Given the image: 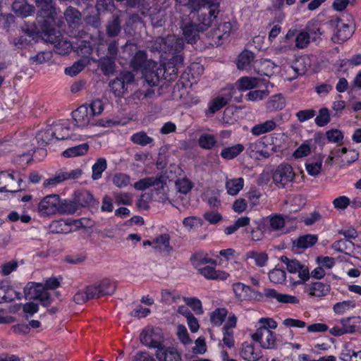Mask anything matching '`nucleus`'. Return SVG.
<instances>
[{"label": "nucleus", "instance_id": "1", "mask_svg": "<svg viewBox=\"0 0 361 361\" xmlns=\"http://www.w3.org/2000/svg\"><path fill=\"white\" fill-rule=\"evenodd\" d=\"M35 4L39 8L37 16L40 26L38 34L47 42H56V35L54 26L61 27L63 21L59 18V12L53 4V0H35Z\"/></svg>", "mask_w": 361, "mask_h": 361}, {"label": "nucleus", "instance_id": "2", "mask_svg": "<svg viewBox=\"0 0 361 361\" xmlns=\"http://www.w3.org/2000/svg\"><path fill=\"white\" fill-rule=\"evenodd\" d=\"M59 286L60 281L55 277L46 280L44 285L30 282L24 288V294L26 298L39 300L41 305L47 307L51 305L53 301L48 289H56Z\"/></svg>", "mask_w": 361, "mask_h": 361}, {"label": "nucleus", "instance_id": "3", "mask_svg": "<svg viewBox=\"0 0 361 361\" xmlns=\"http://www.w3.org/2000/svg\"><path fill=\"white\" fill-rule=\"evenodd\" d=\"M259 324L256 332L252 334V338L258 342L263 348H276L277 346L276 334L271 329L276 328V322L272 319L262 318L259 321Z\"/></svg>", "mask_w": 361, "mask_h": 361}, {"label": "nucleus", "instance_id": "4", "mask_svg": "<svg viewBox=\"0 0 361 361\" xmlns=\"http://www.w3.org/2000/svg\"><path fill=\"white\" fill-rule=\"evenodd\" d=\"M183 39L174 35H168L166 37H158L154 44V48L159 52L169 54L171 56V60L176 64L182 63L183 56L180 54L183 49Z\"/></svg>", "mask_w": 361, "mask_h": 361}, {"label": "nucleus", "instance_id": "5", "mask_svg": "<svg viewBox=\"0 0 361 361\" xmlns=\"http://www.w3.org/2000/svg\"><path fill=\"white\" fill-rule=\"evenodd\" d=\"M183 39L174 35H168L166 37H158L154 44V48L159 52L169 54L171 56V60L176 64L182 63L183 56L180 54L183 49Z\"/></svg>", "mask_w": 361, "mask_h": 361}, {"label": "nucleus", "instance_id": "6", "mask_svg": "<svg viewBox=\"0 0 361 361\" xmlns=\"http://www.w3.org/2000/svg\"><path fill=\"white\" fill-rule=\"evenodd\" d=\"M198 23H188L183 27V34L188 43H195L200 38V32L206 30L212 23L211 17H206L205 14L200 16Z\"/></svg>", "mask_w": 361, "mask_h": 361}, {"label": "nucleus", "instance_id": "7", "mask_svg": "<svg viewBox=\"0 0 361 361\" xmlns=\"http://www.w3.org/2000/svg\"><path fill=\"white\" fill-rule=\"evenodd\" d=\"M233 31V25L231 22L219 23L216 27L207 34L209 44L212 47H219L227 40Z\"/></svg>", "mask_w": 361, "mask_h": 361}, {"label": "nucleus", "instance_id": "8", "mask_svg": "<svg viewBox=\"0 0 361 361\" xmlns=\"http://www.w3.org/2000/svg\"><path fill=\"white\" fill-rule=\"evenodd\" d=\"M292 166L288 164H281L277 166L272 175L274 184L279 188H284L291 183L295 178Z\"/></svg>", "mask_w": 361, "mask_h": 361}, {"label": "nucleus", "instance_id": "9", "mask_svg": "<svg viewBox=\"0 0 361 361\" xmlns=\"http://www.w3.org/2000/svg\"><path fill=\"white\" fill-rule=\"evenodd\" d=\"M186 6L190 13L197 14V18L204 13L206 17H211L213 22L216 17L213 0H189Z\"/></svg>", "mask_w": 361, "mask_h": 361}, {"label": "nucleus", "instance_id": "10", "mask_svg": "<svg viewBox=\"0 0 361 361\" xmlns=\"http://www.w3.org/2000/svg\"><path fill=\"white\" fill-rule=\"evenodd\" d=\"M140 342L152 348L161 347L164 345V336L161 329L147 327L142 330L140 336Z\"/></svg>", "mask_w": 361, "mask_h": 361}, {"label": "nucleus", "instance_id": "11", "mask_svg": "<svg viewBox=\"0 0 361 361\" xmlns=\"http://www.w3.org/2000/svg\"><path fill=\"white\" fill-rule=\"evenodd\" d=\"M22 178L17 173L0 172V192H15L20 190Z\"/></svg>", "mask_w": 361, "mask_h": 361}, {"label": "nucleus", "instance_id": "12", "mask_svg": "<svg viewBox=\"0 0 361 361\" xmlns=\"http://www.w3.org/2000/svg\"><path fill=\"white\" fill-rule=\"evenodd\" d=\"M328 25L331 28L336 30V33L332 37V39L335 42L340 43L344 42L352 35V30L349 25L338 18L331 20Z\"/></svg>", "mask_w": 361, "mask_h": 361}, {"label": "nucleus", "instance_id": "13", "mask_svg": "<svg viewBox=\"0 0 361 361\" xmlns=\"http://www.w3.org/2000/svg\"><path fill=\"white\" fill-rule=\"evenodd\" d=\"M59 205V196L49 195L44 197L39 203L38 211L42 216H50L58 213Z\"/></svg>", "mask_w": 361, "mask_h": 361}, {"label": "nucleus", "instance_id": "14", "mask_svg": "<svg viewBox=\"0 0 361 361\" xmlns=\"http://www.w3.org/2000/svg\"><path fill=\"white\" fill-rule=\"evenodd\" d=\"M156 358L159 361H181V353L174 346H165L158 348L155 352Z\"/></svg>", "mask_w": 361, "mask_h": 361}, {"label": "nucleus", "instance_id": "15", "mask_svg": "<svg viewBox=\"0 0 361 361\" xmlns=\"http://www.w3.org/2000/svg\"><path fill=\"white\" fill-rule=\"evenodd\" d=\"M281 261L286 264L287 269L290 273L299 274V277L302 281H307L310 278V273L308 268L302 264L296 259H289L286 257H282Z\"/></svg>", "mask_w": 361, "mask_h": 361}, {"label": "nucleus", "instance_id": "16", "mask_svg": "<svg viewBox=\"0 0 361 361\" xmlns=\"http://www.w3.org/2000/svg\"><path fill=\"white\" fill-rule=\"evenodd\" d=\"M233 290L235 297L240 301L250 300L261 296L258 291H255L251 287L241 283L233 284Z\"/></svg>", "mask_w": 361, "mask_h": 361}, {"label": "nucleus", "instance_id": "17", "mask_svg": "<svg viewBox=\"0 0 361 361\" xmlns=\"http://www.w3.org/2000/svg\"><path fill=\"white\" fill-rule=\"evenodd\" d=\"M82 174V170L76 169L71 171L59 172L54 177L47 179L44 182L45 187L49 185H55L66 180H73L79 178Z\"/></svg>", "mask_w": 361, "mask_h": 361}, {"label": "nucleus", "instance_id": "18", "mask_svg": "<svg viewBox=\"0 0 361 361\" xmlns=\"http://www.w3.org/2000/svg\"><path fill=\"white\" fill-rule=\"evenodd\" d=\"M73 118L77 126L84 127L90 123L92 114H90L88 106L83 104L73 112Z\"/></svg>", "mask_w": 361, "mask_h": 361}, {"label": "nucleus", "instance_id": "19", "mask_svg": "<svg viewBox=\"0 0 361 361\" xmlns=\"http://www.w3.org/2000/svg\"><path fill=\"white\" fill-rule=\"evenodd\" d=\"M12 11L20 18H26L35 13L34 6L28 4L25 0H16L11 5Z\"/></svg>", "mask_w": 361, "mask_h": 361}, {"label": "nucleus", "instance_id": "20", "mask_svg": "<svg viewBox=\"0 0 361 361\" xmlns=\"http://www.w3.org/2000/svg\"><path fill=\"white\" fill-rule=\"evenodd\" d=\"M303 59H298L292 65L284 66L283 68V75L286 80L291 81L295 79L298 75L303 74L305 72V69L302 68L301 66L304 63Z\"/></svg>", "mask_w": 361, "mask_h": 361}, {"label": "nucleus", "instance_id": "21", "mask_svg": "<svg viewBox=\"0 0 361 361\" xmlns=\"http://www.w3.org/2000/svg\"><path fill=\"white\" fill-rule=\"evenodd\" d=\"M254 69L255 72L260 75L271 76L274 73V68L276 66L274 62L269 59H261L254 63Z\"/></svg>", "mask_w": 361, "mask_h": 361}, {"label": "nucleus", "instance_id": "22", "mask_svg": "<svg viewBox=\"0 0 361 361\" xmlns=\"http://www.w3.org/2000/svg\"><path fill=\"white\" fill-rule=\"evenodd\" d=\"M241 357L247 361H257L262 357L259 350H255V345L251 343L244 342L240 349Z\"/></svg>", "mask_w": 361, "mask_h": 361}, {"label": "nucleus", "instance_id": "23", "mask_svg": "<svg viewBox=\"0 0 361 361\" xmlns=\"http://www.w3.org/2000/svg\"><path fill=\"white\" fill-rule=\"evenodd\" d=\"M121 12H120V14L113 15L111 19L106 24V34L109 37L114 38L120 34L121 31Z\"/></svg>", "mask_w": 361, "mask_h": 361}, {"label": "nucleus", "instance_id": "24", "mask_svg": "<svg viewBox=\"0 0 361 361\" xmlns=\"http://www.w3.org/2000/svg\"><path fill=\"white\" fill-rule=\"evenodd\" d=\"M154 61H148L145 52L139 51L135 54L131 61V65L134 69H147V66H155Z\"/></svg>", "mask_w": 361, "mask_h": 361}, {"label": "nucleus", "instance_id": "25", "mask_svg": "<svg viewBox=\"0 0 361 361\" xmlns=\"http://www.w3.org/2000/svg\"><path fill=\"white\" fill-rule=\"evenodd\" d=\"M154 248L161 252L169 253L172 250L170 245V235L167 233L161 234L157 236L153 240Z\"/></svg>", "mask_w": 361, "mask_h": 361}, {"label": "nucleus", "instance_id": "26", "mask_svg": "<svg viewBox=\"0 0 361 361\" xmlns=\"http://www.w3.org/2000/svg\"><path fill=\"white\" fill-rule=\"evenodd\" d=\"M116 60L106 56L101 57L99 61V67L102 73L107 75L113 74L116 71Z\"/></svg>", "mask_w": 361, "mask_h": 361}, {"label": "nucleus", "instance_id": "27", "mask_svg": "<svg viewBox=\"0 0 361 361\" xmlns=\"http://www.w3.org/2000/svg\"><path fill=\"white\" fill-rule=\"evenodd\" d=\"M269 222V229L270 231H279L284 228L286 221L281 214H272L267 216L264 219Z\"/></svg>", "mask_w": 361, "mask_h": 361}, {"label": "nucleus", "instance_id": "28", "mask_svg": "<svg viewBox=\"0 0 361 361\" xmlns=\"http://www.w3.org/2000/svg\"><path fill=\"white\" fill-rule=\"evenodd\" d=\"M102 296L113 295L116 290V282L109 279H104L96 282Z\"/></svg>", "mask_w": 361, "mask_h": 361}, {"label": "nucleus", "instance_id": "29", "mask_svg": "<svg viewBox=\"0 0 361 361\" xmlns=\"http://www.w3.org/2000/svg\"><path fill=\"white\" fill-rule=\"evenodd\" d=\"M90 63V59L88 57H81L80 59L75 61L71 66L65 69L66 75L75 76L81 72L87 65Z\"/></svg>", "mask_w": 361, "mask_h": 361}, {"label": "nucleus", "instance_id": "30", "mask_svg": "<svg viewBox=\"0 0 361 361\" xmlns=\"http://www.w3.org/2000/svg\"><path fill=\"white\" fill-rule=\"evenodd\" d=\"M317 241V236L315 235L307 234L299 237L293 241V247L297 248H307L314 245Z\"/></svg>", "mask_w": 361, "mask_h": 361}, {"label": "nucleus", "instance_id": "31", "mask_svg": "<svg viewBox=\"0 0 361 361\" xmlns=\"http://www.w3.org/2000/svg\"><path fill=\"white\" fill-rule=\"evenodd\" d=\"M276 127V123L275 121L269 120L253 126L251 129V133L252 135L258 136L274 130Z\"/></svg>", "mask_w": 361, "mask_h": 361}, {"label": "nucleus", "instance_id": "32", "mask_svg": "<svg viewBox=\"0 0 361 361\" xmlns=\"http://www.w3.org/2000/svg\"><path fill=\"white\" fill-rule=\"evenodd\" d=\"M244 149L243 145L236 144L233 146L224 148L221 152V156L225 159H233L243 152Z\"/></svg>", "mask_w": 361, "mask_h": 361}, {"label": "nucleus", "instance_id": "33", "mask_svg": "<svg viewBox=\"0 0 361 361\" xmlns=\"http://www.w3.org/2000/svg\"><path fill=\"white\" fill-rule=\"evenodd\" d=\"M199 272L208 279H226L227 274L225 272L216 271L214 267L206 266L199 269Z\"/></svg>", "mask_w": 361, "mask_h": 361}, {"label": "nucleus", "instance_id": "34", "mask_svg": "<svg viewBox=\"0 0 361 361\" xmlns=\"http://www.w3.org/2000/svg\"><path fill=\"white\" fill-rule=\"evenodd\" d=\"M330 290V286L322 282L312 283L309 289V294L315 297H322Z\"/></svg>", "mask_w": 361, "mask_h": 361}, {"label": "nucleus", "instance_id": "35", "mask_svg": "<svg viewBox=\"0 0 361 361\" xmlns=\"http://www.w3.org/2000/svg\"><path fill=\"white\" fill-rule=\"evenodd\" d=\"M243 178L228 180L226 183L227 192L231 195H236L243 188Z\"/></svg>", "mask_w": 361, "mask_h": 361}, {"label": "nucleus", "instance_id": "36", "mask_svg": "<svg viewBox=\"0 0 361 361\" xmlns=\"http://www.w3.org/2000/svg\"><path fill=\"white\" fill-rule=\"evenodd\" d=\"M247 259H252L257 267H264L269 259L268 255L264 252L250 251L246 254Z\"/></svg>", "mask_w": 361, "mask_h": 361}, {"label": "nucleus", "instance_id": "37", "mask_svg": "<svg viewBox=\"0 0 361 361\" xmlns=\"http://www.w3.org/2000/svg\"><path fill=\"white\" fill-rule=\"evenodd\" d=\"M58 213L63 214H72L78 209V205L73 201L61 200L59 198V205L58 207Z\"/></svg>", "mask_w": 361, "mask_h": 361}, {"label": "nucleus", "instance_id": "38", "mask_svg": "<svg viewBox=\"0 0 361 361\" xmlns=\"http://www.w3.org/2000/svg\"><path fill=\"white\" fill-rule=\"evenodd\" d=\"M89 146L84 143L66 149L62 155L64 157H75L85 154L88 150Z\"/></svg>", "mask_w": 361, "mask_h": 361}, {"label": "nucleus", "instance_id": "39", "mask_svg": "<svg viewBox=\"0 0 361 361\" xmlns=\"http://www.w3.org/2000/svg\"><path fill=\"white\" fill-rule=\"evenodd\" d=\"M285 101L281 94L272 96L267 104V107L271 111L281 110L285 107Z\"/></svg>", "mask_w": 361, "mask_h": 361}, {"label": "nucleus", "instance_id": "40", "mask_svg": "<svg viewBox=\"0 0 361 361\" xmlns=\"http://www.w3.org/2000/svg\"><path fill=\"white\" fill-rule=\"evenodd\" d=\"M106 167L107 164L106 159L104 158L98 159L92 168V178L94 180L101 178L102 174L106 170Z\"/></svg>", "mask_w": 361, "mask_h": 361}, {"label": "nucleus", "instance_id": "41", "mask_svg": "<svg viewBox=\"0 0 361 361\" xmlns=\"http://www.w3.org/2000/svg\"><path fill=\"white\" fill-rule=\"evenodd\" d=\"M130 140L134 144L140 146H146L152 143L154 141L153 138L148 136L147 133L145 131H140L133 134L130 137Z\"/></svg>", "mask_w": 361, "mask_h": 361}, {"label": "nucleus", "instance_id": "42", "mask_svg": "<svg viewBox=\"0 0 361 361\" xmlns=\"http://www.w3.org/2000/svg\"><path fill=\"white\" fill-rule=\"evenodd\" d=\"M78 203L82 207L94 206L95 200L93 195L87 190L79 192L76 196Z\"/></svg>", "mask_w": 361, "mask_h": 361}, {"label": "nucleus", "instance_id": "43", "mask_svg": "<svg viewBox=\"0 0 361 361\" xmlns=\"http://www.w3.org/2000/svg\"><path fill=\"white\" fill-rule=\"evenodd\" d=\"M253 60V53L250 51L245 50L238 56L237 67L238 69H245Z\"/></svg>", "mask_w": 361, "mask_h": 361}, {"label": "nucleus", "instance_id": "44", "mask_svg": "<svg viewBox=\"0 0 361 361\" xmlns=\"http://www.w3.org/2000/svg\"><path fill=\"white\" fill-rule=\"evenodd\" d=\"M49 230L53 233H68L71 231L70 224L63 220L54 221L49 225Z\"/></svg>", "mask_w": 361, "mask_h": 361}, {"label": "nucleus", "instance_id": "45", "mask_svg": "<svg viewBox=\"0 0 361 361\" xmlns=\"http://www.w3.org/2000/svg\"><path fill=\"white\" fill-rule=\"evenodd\" d=\"M64 18L69 25L78 24L81 19V13L76 8L68 7L64 12Z\"/></svg>", "mask_w": 361, "mask_h": 361}, {"label": "nucleus", "instance_id": "46", "mask_svg": "<svg viewBox=\"0 0 361 361\" xmlns=\"http://www.w3.org/2000/svg\"><path fill=\"white\" fill-rule=\"evenodd\" d=\"M259 82V79L254 77H242L238 80L239 89L241 90H247L256 87Z\"/></svg>", "mask_w": 361, "mask_h": 361}, {"label": "nucleus", "instance_id": "47", "mask_svg": "<svg viewBox=\"0 0 361 361\" xmlns=\"http://www.w3.org/2000/svg\"><path fill=\"white\" fill-rule=\"evenodd\" d=\"M55 137L57 140H65L70 137L69 127L64 124H56L52 127Z\"/></svg>", "mask_w": 361, "mask_h": 361}, {"label": "nucleus", "instance_id": "48", "mask_svg": "<svg viewBox=\"0 0 361 361\" xmlns=\"http://www.w3.org/2000/svg\"><path fill=\"white\" fill-rule=\"evenodd\" d=\"M56 32V42H52L51 44H54V43H56L57 42V44L55 46V51L56 52H57L58 54H61V55H64V54H68L72 49V45L71 44L70 42H68L66 40H58V35H57V32L55 30Z\"/></svg>", "mask_w": 361, "mask_h": 361}, {"label": "nucleus", "instance_id": "49", "mask_svg": "<svg viewBox=\"0 0 361 361\" xmlns=\"http://www.w3.org/2000/svg\"><path fill=\"white\" fill-rule=\"evenodd\" d=\"M312 32L309 31V32L305 31H302L300 32L295 39V46L298 48L303 49L307 46L310 43V39L312 38Z\"/></svg>", "mask_w": 361, "mask_h": 361}, {"label": "nucleus", "instance_id": "50", "mask_svg": "<svg viewBox=\"0 0 361 361\" xmlns=\"http://www.w3.org/2000/svg\"><path fill=\"white\" fill-rule=\"evenodd\" d=\"M109 87L116 96H121L126 90V85L118 77L109 82Z\"/></svg>", "mask_w": 361, "mask_h": 361}, {"label": "nucleus", "instance_id": "51", "mask_svg": "<svg viewBox=\"0 0 361 361\" xmlns=\"http://www.w3.org/2000/svg\"><path fill=\"white\" fill-rule=\"evenodd\" d=\"M227 314V310L225 308H218L211 314L210 321L216 326H219L224 321Z\"/></svg>", "mask_w": 361, "mask_h": 361}, {"label": "nucleus", "instance_id": "52", "mask_svg": "<svg viewBox=\"0 0 361 361\" xmlns=\"http://www.w3.org/2000/svg\"><path fill=\"white\" fill-rule=\"evenodd\" d=\"M216 140L214 135L204 134L200 137L199 145L203 149H210L216 144Z\"/></svg>", "mask_w": 361, "mask_h": 361}, {"label": "nucleus", "instance_id": "53", "mask_svg": "<svg viewBox=\"0 0 361 361\" xmlns=\"http://www.w3.org/2000/svg\"><path fill=\"white\" fill-rule=\"evenodd\" d=\"M286 274L281 269H274L269 273V278L272 283H281L286 279Z\"/></svg>", "mask_w": 361, "mask_h": 361}, {"label": "nucleus", "instance_id": "54", "mask_svg": "<svg viewBox=\"0 0 361 361\" xmlns=\"http://www.w3.org/2000/svg\"><path fill=\"white\" fill-rule=\"evenodd\" d=\"M329 111L326 108H322L318 116L315 118V123L319 126H324L330 121Z\"/></svg>", "mask_w": 361, "mask_h": 361}, {"label": "nucleus", "instance_id": "55", "mask_svg": "<svg viewBox=\"0 0 361 361\" xmlns=\"http://www.w3.org/2000/svg\"><path fill=\"white\" fill-rule=\"evenodd\" d=\"M93 49L90 42L82 41L80 44L75 48V51L82 57H88L92 53Z\"/></svg>", "mask_w": 361, "mask_h": 361}, {"label": "nucleus", "instance_id": "56", "mask_svg": "<svg viewBox=\"0 0 361 361\" xmlns=\"http://www.w3.org/2000/svg\"><path fill=\"white\" fill-rule=\"evenodd\" d=\"M322 166V158L319 157L315 163L306 164V169L307 173L312 176L319 175L321 172Z\"/></svg>", "mask_w": 361, "mask_h": 361}, {"label": "nucleus", "instance_id": "57", "mask_svg": "<svg viewBox=\"0 0 361 361\" xmlns=\"http://www.w3.org/2000/svg\"><path fill=\"white\" fill-rule=\"evenodd\" d=\"M176 187L179 192L186 194L192 189V184L188 179L182 178L176 180Z\"/></svg>", "mask_w": 361, "mask_h": 361}, {"label": "nucleus", "instance_id": "58", "mask_svg": "<svg viewBox=\"0 0 361 361\" xmlns=\"http://www.w3.org/2000/svg\"><path fill=\"white\" fill-rule=\"evenodd\" d=\"M265 225L262 223H258L256 228H252L250 231L251 240L259 241L263 239L264 236Z\"/></svg>", "mask_w": 361, "mask_h": 361}, {"label": "nucleus", "instance_id": "59", "mask_svg": "<svg viewBox=\"0 0 361 361\" xmlns=\"http://www.w3.org/2000/svg\"><path fill=\"white\" fill-rule=\"evenodd\" d=\"M18 267V262L17 260H11L6 262L1 266V273L3 276H8Z\"/></svg>", "mask_w": 361, "mask_h": 361}, {"label": "nucleus", "instance_id": "60", "mask_svg": "<svg viewBox=\"0 0 361 361\" xmlns=\"http://www.w3.org/2000/svg\"><path fill=\"white\" fill-rule=\"evenodd\" d=\"M183 300L187 305L190 306L197 314L203 312L202 302L195 298H183Z\"/></svg>", "mask_w": 361, "mask_h": 361}, {"label": "nucleus", "instance_id": "61", "mask_svg": "<svg viewBox=\"0 0 361 361\" xmlns=\"http://www.w3.org/2000/svg\"><path fill=\"white\" fill-rule=\"evenodd\" d=\"M113 183L118 188L126 187L130 183V177L124 173H116L113 178Z\"/></svg>", "mask_w": 361, "mask_h": 361}, {"label": "nucleus", "instance_id": "62", "mask_svg": "<svg viewBox=\"0 0 361 361\" xmlns=\"http://www.w3.org/2000/svg\"><path fill=\"white\" fill-rule=\"evenodd\" d=\"M54 137L55 135L52 128H47L37 134L38 142L44 144H48Z\"/></svg>", "mask_w": 361, "mask_h": 361}, {"label": "nucleus", "instance_id": "63", "mask_svg": "<svg viewBox=\"0 0 361 361\" xmlns=\"http://www.w3.org/2000/svg\"><path fill=\"white\" fill-rule=\"evenodd\" d=\"M118 40L113 39L107 43V51L105 56L117 59L118 54Z\"/></svg>", "mask_w": 361, "mask_h": 361}, {"label": "nucleus", "instance_id": "64", "mask_svg": "<svg viewBox=\"0 0 361 361\" xmlns=\"http://www.w3.org/2000/svg\"><path fill=\"white\" fill-rule=\"evenodd\" d=\"M164 11H158L150 14V19L154 26L161 27L165 23Z\"/></svg>", "mask_w": 361, "mask_h": 361}]
</instances>
